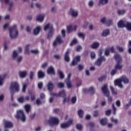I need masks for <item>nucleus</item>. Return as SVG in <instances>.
Returning a JSON list of instances; mask_svg holds the SVG:
<instances>
[{
	"mask_svg": "<svg viewBox=\"0 0 131 131\" xmlns=\"http://www.w3.org/2000/svg\"><path fill=\"white\" fill-rule=\"evenodd\" d=\"M9 36L11 39H16L19 36V31L17 29V25H14L9 28Z\"/></svg>",
	"mask_w": 131,
	"mask_h": 131,
	"instance_id": "obj_1",
	"label": "nucleus"
},
{
	"mask_svg": "<svg viewBox=\"0 0 131 131\" xmlns=\"http://www.w3.org/2000/svg\"><path fill=\"white\" fill-rule=\"evenodd\" d=\"M101 90L104 94V96L108 98L107 101L109 104H111L112 101H113V99L112 98V97H110V92H109V90H108V85H107V84H104V86L102 87Z\"/></svg>",
	"mask_w": 131,
	"mask_h": 131,
	"instance_id": "obj_2",
	"label": "nucleus"
},
{
	"mask_svg": "<svg viewBox=\"0 0 131 131\" xmlns=\"http://www.w3.org/2000/svg\"><path fill=\"white\" fill-rule=\"evenodd\" d=\"M20 91L19 83L18 82L14 81L12 82L10 86V93L13 95V94H15V92L18 93Z\"/></svg>",
	"mask_w": 131,
	"mask_h": 131,
	"instance_id": "obj_3",
	"label": "nucleus"
},
{
	"mask_svg": "<svg viewBox=\"0 0 131 131\" xmlns=\"http://www.w3.org/2000/svg\"><path fill=\"white\" fill-rule=\"evenodd\" d=\"M115 59L117 62V63L115 66V69H116L117 70H121L122 67H123V66L120 65V63L122 62L121 56H120V55L117 54L115 55Z\"/></svg>",
	"mask_w": 131,
	"mask_h": 131,
	"instance_id": "obj_4",
	"label": "nucleus"
},
{
	"mask_svg": "<svg viewBox=\"0 0 131 131\" xmlns=\"http://www.w3.org/2000/svg\"><path fill=\"white\" fill-rule=\"evenodd\" d=\"M59 119L57 117H51L48 121V123L50 126H53V125H58L59 124Z\"/></svg>",
	"mask_w": 131,
	"mask_h": 131,
	"instance_id": "obj_5",
	"label": "nucleus"
},
{
	"mask_svg": "<svg viewBox=\"0 0 131 131\" xmlns=\"http://www.w3.org/2000/svg\"><path fill=\"white\" fill-rule=\"evenodd\" d=\"M16 118L17 119H21L23 122H25L26 121V117H25V115L24 114V112L22 110H19L17 111V114L15 115Z\"/></svg>",
	"mask_w": 131,
	"mask_h": 131,
	"instance_id": "obj_6",
	"label": "nucleus"
},
{
	"mask_svg": "<svg viewBox=\"0 0 131 131\" xmlns=\"http://www.w3.org/2000/svg\"><path fill=\"white\" fill-rule=\"evenodd\" d=\"M12 59L13 60H15V61H16V62H17L18 63H21L23 59V57L18 55V53H17L16 51H14L13 54H12Z\"/></svg>",
	"mask_w": 131,
	"mask_h": 131,
	"instance_id": "obj_7",
	"label": "nucleus"
},
{
	"mask_svg": "<svg viewBox=\"0 0 131 131\" xmlns=\"http://www.w3.org/2000/svg\"><path fill=\"white\" fill-rule=\"evenodd\" d=\"M64 42V41L62 39V37L60 35L57 36L55 40L53 42V47H57L58 45H62Z\"/></svg>",
	"mask_w": 131,
	"mask_h": 131,
	"instance_id": "obj_8",
	"label": "nucleus"
},
{
	"mask_svg": "<svg viewBox=\"0 0 131 131\" xmlns=\"http://www.w3.org/2000/svg\"><path fill=\"white\" fill-rule=\"evenodd\" d=\"M73 121L72 119H70L67 123H62L60 125L61 128L65 129V128H68L70 125L72 124Z\"/></svg>",
	"mask_w": 131,
	"mask_h": 131,
	"instance_id": "obj_9",
	"label": "nucleus"
},
{
	"mask_svg": "<svg viewBox=\"0 0 131 131\" xmlns=\"http://www.w3.org/2000/svg\"><path fill=\"white\" fill-rule=\"evenodd\" d=\"M70 78H71V74L70 73L68 75L67 79L65 80L68 89H71V88H72V84L71 83V81H70Z\"/></svg>",
	"mask_w": 131,
	"mask_h": 131,
	"instance_id": "obj_10",
	"label": "nucleus"
},
{
	"mask_svg": "<svg viewBox=\"0 0 131 131\" xmlns=\"http://www.w3.org/2000/svg\"><path fill=\"white\" fill-rule=\"evenodd\" d=\"M127 23V21L121 19L119 20L118 23V27L119 28H123L124 27H126Z\"/></svg>",
	"mask_w": 131,
	"mask_h": 131,
	"instance_id": "obj_11",
	"label": "nucleus"
},
{
	"mask_svg": "<svg viewBox=\"0 0 131 131\" xmlns=\"http://www.w3.org/2000/svg\"><path fill=\"white\" fill-rule=\"evenodd\" d=\"M105 61H106V58L104 57H101L96 61L95 64L97 66H101L102 62Z\"/></svg>",
	"mask_w": 131,
	"mask_h": 131,
	"instance_id": "obj_12",
	"label": "nucleus"
},
{
	"mask_svg": "<svg viewBox=\"0 0 131 131\" xmlns=\"http://www.w3.org/2000/svg\"><path fill=\"white\" fill-rule=\"evenodd\" d=\"M69 14L72 16V17H77L78 16V11L75 10L73 8H71L69 12Z\"/></svg>",
	"mask_w": 131,
	"mask_h": 131,
	"instance_id": "obj_13",
	"label": "nucleus"
},
{
	"mask_svg": "<svg viewBox=\"0 0 131 131\" xmlns=\"http://www.w3.org/2000/svg\"><path fill=\"white\" fill-rule=\"evenodd\" d=\"M18 75L20 78H25L28 75V72L27 71H20L18 72Z\"/></svg>",
	"mask_w": 131,
	"mask_h": 131,
	"instance_id": "obj_14",
	"label": "nucleus"
},
{
	"mask_svg": "<svg viewBox=\"0 0 131 131\" xmlns=\"http://www.w3.org/2000/svg\"><path fill=\"white\" fill-rule=\"evenodd\" d=\"M122 82L121 81V79L120 78L116 79L114 81V84L115 86H119V88H120V89H122L123 88V85L121 83Z\"/></svg>",
	"mask_w": 131,
	"mask_h": 131,
	"instance_id": "obj_15",
	"label": "nucleus"
},
{
	"mask_svg": "<svg viewBox=\"0 0 131 131\" xmlns=\"http://www.w3.org/2000/svg\"><path fill=\"white\" fill-rule=\"evenodd\" d=\"M4 127L5 128H12L13 127V123L8 121H4Z\"/></svg>",
	"mask_w": 131,
	"mask_h": 131,
	"instance_id": "obj_16",
	"label": "nucleus"
},
{
	"mask_svg": "<svg viewBox=\"0 0 131 131\" xmlns=\"http://www.w3.org/2000/svg\"><path fill=\"white\" fill-rule=\"evenodd\" d=\"M77 28V26L70 25L67 26L68 33H71L73 30H76Z\"/></svg>",
	"mask_w": 131,
	"mask_h": 131,
	"instance_id": "obj_17",
	"label": "nucleus"
},
{
	"mask_svg": "<svg viewBox=\"0 0 131 131\" xmlns=\"http://www.w3.org/2000/svg\"><path fill=\"white\" fill-rule=\"evenodd\" d=\"M80 61V56L76 57L74 60H73L72 63L71 64V66H75Z\"/></svg>",
	"mask_w": 131,
	"mask_h": 131,
	"instance_id": "obj_18",
	"label": "nucleus"
},
{
	"mask_svg": "<svg viewBox=\"0 0 131 131\" xmlns=\"http://www.w3.org/2000/svg\"><path fill=\"white\" fill-rule=\"evenodd\" d=\"M83 92L84 94L89 92L92 95H94V94H95V89L93 87H91L89 89H83Z\"/></svg>",
	"mask_w": 131,
	"mask_h": 131,
	"instance_id": "obj_19",
	"label": "nucleus"
},
{
	"mask_svg": "<svg viewBox=\"0 0 131 131\" xmlns=\"http://www.w3.org/2000/svg\"><path fill=\"white\" fill-rule=\"evenodd\" d=\"M120 78L121 79L122 82H123L125 84H127V83L129 82V79H128L125 76H123Z\"/></svg>",
	"mask_w": 131,
	"mask_h": 131,
	"instance_id": "obj_20",
	"label": "nucleus"
},
{
	"mask_svg": "<svg viewBox=\"0 0 131 131\" xmlns=\"http://www.w3.org/2000/svg\"><path fill=\"white\" fill-rule=\"evenodd\" d=\"M48 29H50V31H54V29H53V25L50 24H47L44 27V30L47 31Z\"/></svg>",
	"mask_w": 131,
	"mask_h": 131,
	"instance_id": "obj_21",
	"label": "nucleus"
},
{
	"mask_svg": "<svg viewBox=\"0 0 131 131\" xmlns=\"http://www.w3.org/2000/svg\"><path fill=\"white\" fill-rule=\"evenodd\" d=\"M69 53H70L69 50H67L64 54V61H66V62H69V61H70V57H69Z\"/></svg>",
	"mask_w": 131,
	"mask_h": 131,
	"instance_id": "obj_22",
	"label": "nucleus"
},
{
	"mask_svg": "<svg viewBox=\"0 0 131 131\" xmlns=\"http://www.w3.org/2000/svg\"><path fill=\"white\" fill-rule=\"evenodd\" d=\"M47 73L48 74H55V70L54 69V67L51 66L48 68Z\"/></svg>",
	"mask_w": 131,
	"mask_h": 131,
	"instance_id": "obj_23",
	"label": "nucleus"
},
{
	"mask_svg": "<svg viewBox=\"0 0 131 131\" xmlns=\"http://www.w3.org/2000/svg\"><path fill=\"white\" fill-rule=\"evenodd\" d=\"M44 19H45V15L40 14L37 16L36 21H38V22H42Z\"/></svg>",
	"mask_w": 131,
	"mask_h": 131,
	"instance_id": "obj_24",
	"label": "nucleus"
},
{
	"mask_svg": "<svg viewBox=\"0 0 131 131\" xmlns=\"http://www.w3.org/2000/svg\"><path fill=\"white\" fill-rule=\"evenodd\" d=\"M100 47L99 42H94L91 45V49H98Z\"/></svg>",
	"mask_w": 131,
	"mask_h": 131,
	"instance_id": "obj_25",
	"label": "nucleus"
},
{
	"mask_svg": "<svg viewBox=\"0 0 131 131\" xmlns=\"http://www.w3.org/2000/svg\"><path fill=\"white\" fill-rule=\"evenodd\" d=\"M39 32H40V27L38 26L33 31V34L34 35H38L39 34Z\"/></svg>",
	"mask_w": 131,
	"mask_h": 131,
	"instance_id": "obj_26",
	"label": "nucleus"
},
{
	"mask_svg": "<svg viewBox=\"0 0 131 131\" xmlns=\"http://www.w3.org/2000/svg\"><path fill=\"white\" fill-rule=\"evenodd\" d=\"M45 73H43V72H42V71H39L38 72V78L39 79L40 78H43V77H45Z\"/></svg>",
	"mask_w": 131,
	"mask_h": 131,
	"instance_id": "obj_27",
	"label": "nucleus"
},
{
	"mask_svg": "<svg viewBox=\"0 0 131 131\" xmlns=\"http://www.w3.org/2000/svg\"><path fill=\"white\" fill-rule=\"evenodd\" d=\"M48 89L51 92L54 89V83L52 82H49L48 84Z\"/></svg>",
	"mask_w": 131,
	"mask_h": 131,
	"instance_id": "obj_28",
	"label": "nucleus"
},
{
	"mask_svg": "<svg viewBox=\"0 0 131 131\" xmlns=\"http://www.w3.org/2000/svg\"><path fill=\"white\" fill-rule=\"evenodd\" d=\"M58 97H62V98H65L66 97V93L64 90L60 91L58 93Z\"/></svg>",
	"mask_w": 131,
	"mask_h": 131,
	"instance_id": "obj_29",
	"label": "nucleus"
},
{
	"mask_svg": "<svg viewBox=\"0 0 131 131\" xmlns=\"http://www.w3.org/2000/svg\"><path fill=\"white\" fill-rule=\"evenodd\" d=\"M110 34V31L108 29L104 30L102 33V36H107Z\"/></svg>",
	"mask_w": 131,
	"mask_h": 131,
	"instance_id": "obj_30",
	"label": "nucleus"
},
{
	"mask_svg": "<svg viewBox=\"0 0 131 131\" xmlns=\"http://www.w3.org/2000/svg\"><path fill=\"white\" fill-rule=\"evenodd\" d=\"M25 110H26L27 113H29V112H30V110L31 109V106L30 105V104H26L25 106Z\"/></svg>",
	"mask_w": 131,
	"mask_h": 131,
	"instance_id": "obj_31",
	"label": "nucleus"
},
{
	"mask_svg": "<svg viewBox=\"0 0 131 131\" xmlns=\"http://www.w3.org/2000/svg\"><path fill=\"white\" fill-rule=\"evenodd\" d=\"M100 123L101 125H106L107 124V119L103 118L100 120Z\"/></svg>",
	"mask_w": 131,
	"mask_h": 131,
	"instance_id": "obj_32",
	"label": "nucleus"
},
{
	"mask_svg": "<svg viewBox=\"0 0 131 131\" xmlns=\"http://www.w3.org/2000/svg\"><path fill=\"white\" fill-rule=\"evenodd\" d=\"M54 31H50L47 36L48 39L49 40H51L52 39V38L53 37V32Z\"/></svg>",
	"mask_w": 131,
	"mask_h": 131,
	"instance_id": "obj_33",
	"label": "nucleus"
},
{
	"mask_svg": "<svg viewBox=\"0 0 131 131\" xmlns=\"http://www.w3.org/2000/svg\"><path fill=\"white\" fill-rule=\"evenodd\" d=\"M58 73L60 76V79H63L64 77H65V76L64 75L63 72H62V71H61V70H58Z\"/></svg>",
	"mask_w": 131,
	"mask_h": 131,
	"instance_id": "obj_34",
	"label": "nucleus"
},
{
	"mask_svg": "<svg viewBox=\"0 0 131 131\" xmlns=\"http://www.w3.org/2000/svg\"><path fill=\"white\" fill-rule=\"evenodd\" d=\"M105 24L107 26H111L112 24H113V20L112 19H108L105 22Z\"/></svg>",
	"mask_w": 131,
	"mask_h": 131,
	"instance_id": "obj_35",
	"label": "nucleus"
},
{
	"mask_svg": "<svg viewBox=\"0 0 131 131\" xmlns=\"http://www.w3.org/2000/svg\"><path fill=\"white\" fill-rule=\"evenodd\" d=\"M29 48H30V44H28L25 47V54H29Z\"/></svg>",
	"mask_w": 131,
	"mask_h": 131,
	"instance_id": "obj_36",
	"label": "nucleus"
},
{
	"mask_svg": "<svg viewBox=\"0 0 131 131\" xmlns=\"http://www.w3.org/2000/svg\"><path fill=\"white\" fill-rule=\"evenodd\" d=\"M125 27L127 29V30L131 31V23L127 21V23L126 24Z\"/></svg>",
	"mask_w": 131,
	"mask_h": 131,
	"instance_id": "obj_37",
	"label": "nucleus"
},
{
	"mask_svg": "<svg viewBox=\"0 0 131 131\" xmlns=\"http://www.w3.org/2000/svg\"><path fill=\"white\" fill-rule=\"evenodd\" d=\"M83 111L82 110H79V111H78V114L79 116V117H80V118H82L83 116Z\"/></svg>",
	"mask_w": 131,
	"mask_h": 131,
	"instance_id": "obj_38",
	"label": "nucleus"
},
{
	"mask_svg": "<svg viewBox=\"0 0 131 131\" xmlns=\"http://www.w3.org/2000/svg\"><path fill=\"white\" fill-rule=\"evenodd\" d=\"M125 10H118L117 13L118 15H124V13H126Z\"/></svg>",
	"mask_w": 131,
	"mask_h": 131,
	"instance_id": "obj_39",
	"label": "nucleus"
},
{
	"mask_svg": "<svg viewBox=\"0 0 131 131\" xmlns=\"http://www.w3.org/2000/svg\"><path fill=\"white\" fill-rule=\"evenodd\" d=\"M112 108H113V114H114V115H115V114H116V111L117 110V108L115 106V105L114 104V103L112 104Z\"/></svg>",
	"mask_w": 131,
	"mask_h": 131,
	"instance_id": "obj_40",
	"label": "nucleus"
},
{
	"mask_svg": "<svg viewBox=\"0 0 131 131\" xmlns=\"http://www.w3.org/2000/svg\"><path fill=\"white\" fill-rule=\"evenodd\" d=\"M34 77V72H33V71H31L29 74L30 79H31V80H33Z\"/></svg>",
	"mask_w": 131,
	"mask_h": 131,
	"instance_id": "obj_41",
	"label": "nucleus"
},
{
	"mask_svg": "<svg viewBox=\"0 0 131 131\" xmlns=\"http://www.w3.org/2000/svg\"><path fill=\"white\" fill-rule=\"evenodd\" d=\"M110 89H111V91H112V93L113 95H115L116 96V95H117V92L115 91L114 88H113V86H111Z\"/></svg>",
	"mask_w": 131,
	"mask_h": 131,
	"instance_id": "obj_42",
	"label": "nucleus"
},
{
	"mask_svg": "<svg viewBox=\"0 0 131 131\" xmlns=\"http://www.w3.org/2000/svg\"><path fill=\"white\" fill-rule=\"evenodd\" d=\"M4 79H5V76L0 75V85L4 84Z\"/></svg>",
	"mask_w": 131,
	"mask_h": 131,
	"instance_id": "obj_43",
	"label": "nucleus"
},
{
	"mask_svg": "<svg viewBox=\"0 0 131 131\" xmlns=\"http://www.w3.org/2000/svg\"><path fill=\"white\" fill-rule=\"evenodd\" d=\"M100 5H106L108 4V0H99Z\"/></svg>",
	"mask_w": 131,
	"mask_h": 131,
	"instance_id": "obj_44",
	"label": "nucleus"
},
{
	"mask_svg": "<svg viewBox=\"0 0 131 131\" xmlns=\"http://www.w3.org/2000/svg\"><path fill=\"white\" fill-rule=\"evenodd\" d=\"M76 43H77V39H76V38H74L71 42L70 46L71 47H72V46H74V45H76Z\"/></svg>",
	"mask_w": 131,
	"mask_h": 131,
	"instance_id": "obj_45",
	"label": "nucleus"
},
{
	"mask_svg": "<svg viewBox=\"0 0 131 131\" xmlns=\"http://www.w3.org/2000/svg\"><path fill=\"white\" fill-rule=\"evenodd\" d=\"M31 53H32V54H34V55H37L39 53V51H38V50L37 49L32 50L31 51Z\"/></svg>",
	"mask_w": 131,
	"mask_h": 131,
	"instance_id": "obj_46",
	"label": "nucleus"
},
{
	"mask_svg": "<svg viewBox=\"0 0 131 131\" xmlns=\"http://www.w3.org/2000/svg\"><path fill=\"white\" fill-rule=\"evenodd\" d=\"M111 120L112 122H114V123H115V124H118V120H117V119H114V118L112 117L111 118Z\"/></svg>",
	"mask_w": 131,
	"mask_h": 131,
	"instance_id": "obj_47",
	"label": "nucleus"
},
{
	"mask_svg": "<svg viewBox=\"0 0 131 131\" xmlns=\"http://www.w3.org/2000/svg\"><path fill=\"white\" fill-rule=\"evenodd\" d=\"M58 87L59 89H63L64 86H65V85L64 84V83L63 82H59L57 84Z\"/></svg>",
	"mask_w": 131,
	"mask_h": 131,
	"instance_id": "obj_48",
	"label": "nucleus"
},
{
	"mask_svg": "<svg viewBox=\"0 0 131 131\" xmlns=\"http://www.w3.org/2000/svg\"><path fill=\"white\" fill-rule=\"evenodd\" d=\"M27 88V84L24 83L23 89H22L23 93H25L26 92Z\"/></svg>",
	"mask_w": 131,
	"mask_h": 131,
	"instance_id": "obj_49",
	"label": "nucleus"
},
{
	"mask_svg": "<svg viewBox=\"0 0 131 131\" xmlns=\"http://www.w3.org/2000/svg\"><path fill=\"white\" fill-rule=\"evenodd\" d=\"M117 72V70L116 69H114V70H113L111 71V74L112 75V76H113L114 75H115V74H116V73Z\"/></svg>",
	"mask_w": 131,
	"mask_h": 131,
	"instance_id": "obj_50",
	"label": "nucleus"
},
{
	"mask_svg": "<svg viewBox=\"0 0 131 131\" xmlns=\"http://www.w3.org/2000/svg\"><path fill=\"white\" fill-rule=\"evenodd\" d=\"M99 111H94V112L93 113V116H94V117H98V116H99Z\"/></svg>",
	"mask_w": 131,
	"mask_h": 131,
	"instance_id": "obj_51",
	"label": "nucleus"
},
{
	"mask_svg": "<svg viewBox=\"0 0 131 131\" xmlns=\"http://www.w3.org/2000/svg\"><path fill=\"white\" fill-rule=\"evenodd\" d=\"M77 129H78L79 130H81L82 129V125L80 124H78L76 125Z\"/></svg>",
	"mask_w": 131,
	"mask_h": 131,
	"instance_id": "obj_52",
	"label": "nucleus"
},
{
	"mask_svg": "<svg viewBox=\"0 0 131 131\" xmlns=\"http://www.w3.org/2000/svg\"><path fill=\"white\" fill-rule=\"evenodd\" d=\"M13 6H14V3L10 2L9 3V12H11V11H12V8H13Z\"/></svg>",
	"mask_w": 131,
	"mask_h": 131,
	"instance_id": "obj_53",
	"label": "nucleus"
},
{
	"mask_svg": "<svg viewBox=\"0 0 131 131\" xmlns=\"http://www.w3.org/2000/svg\"><path fill=\"white\" fill-rule=\"evenodd\" d=\"M78 36L79 37H80L81 38H82V39H84V34L82 33H79L78 34Z\"/></svg>",
	"mask_w": 131,
	"mask_h": 131,
	"instance_id": "obj_54",
	"label": "nucleus"
},
{
	"mask_svg": "<svg viewBox=\"0 0 131 131\" xmlns=\"http://www.w3.org/2000/svg\"><path fill=\"white\" fill-rule=\"evenodd\" d=\"M110 51L108 48L105 49V52H104V55L105 56H108L110 55Z\"/></svg>",
	"mask_w": 131,
	"mask_h": 131,
	"instance_id": "obj_55",
	"label": "nucleus"
},
{
	"mask_svg": "<svg viewBox=\"0 0 131 131\" xmlns=\"http://www.w3.org/2000/svg\"><path fill=\"white\" fill-rule=\"evenodd\" d=\"M71 102L72 104H75V103H76V96L72 98Z\"/></svg>",
	"mask_w": 131,
	"mask_h": 131,
	"instance_id": "obj_56",
	"label": "nucleus"
},
{
	"mask_svg": "<svg viewBox=\"0 0 131 131\" xmlns=\"http://www.w3.org/2000/svg\"><path fill=\"white\" fill-rule=\"evenodd\" d=\"M81 50H82V47L79 45L77 47L76 51L77 52H80Z\"/></svg>",
	"mask_w": 131,
	"mask_h": 131,
	"instance_id": "obj_57",
	"label": "nucleus"
},
{
	"mask_svg": "<svg viewBox=\"0 0 131 131\" xmlns=\"http://www.w3.org/2000/svg\"><path fill=\"white\" fill-rule=\"evenodd\" d=\"M106 76H102L100 78H99V81H103V80H105L106 79Z\"/></svg>",
	"mask_w": 131,
	"mask_h": 131,
	"instance_id": "obj_58",
	"label": "nucleus"
},
{
	"mask_svg": "<svg viewBox=\"0 0 131 131\" xmlns=\"http://www.w3.org/2000/svg\"><path fill=\"white\" fill-rule=\"evenodd\" d=\"M18 101L19 102V103H23V102H24V97H20L18 99Z\"/></svg>",
	"mask_w": 131,
	"mask_h": 131,
	"instance_id": "obj_59",
	"label": "nucleus"
},
{
	"mask_svg": "<svg viewBox=\"0 0 131 131\" xmlns=\"http://www.w3.org/2000/svg\"><path fill=\"white\" fill-rule=\"evenodd\" d=\"M105 114L107 116L111 115V110H108L107 111H105Z\"/></svg>",
	"mask_w": 131,
	"mask_h": 131,
	"instance_id": "obj_60",
	"label": "nucleus"
},
{
	"mask_svg": "<svg viewBox=\"0 0 131 131\" xmlns=\"http://www.w3.org/2000/svg\"><path fill=\"white\" fill-rule=\"evenodd\" d=\"M117 50L119 51V52H123V48L121 47L120 46H118L117 47Z\"/></svg>",
	"mask_w": 131,
	"mask_h": 131,
	"instance_id": "obj_61",
	"label": "nucleus"
},
{
	"mask_svg": "<svg viewBox=\"0 0 131 131\" xmlns=\"http://www.w3.org/2000/svg\"><path fill=\"white\" fill-rule=\"evenodd\" d=\"M116 106H117V107H119L121 105V103H120V100H117L116 102Z\"/></svg>",
	"mask_w": 131,
	"mask_h": 131,
	"instance_id": "obj_62",
	"label": "nucleus"
},
{
	"mask_svg": "<svg viewBox=\"0 0 131 131\" xmlns=\"http://www.w3.org/2000/svg\"><path fill=\"white\" fill-rule=\"evenodd\" d=\"M100 22L103 24H104V23L106 22V18L105 17L102 18L100 20Z\"/></svg>",
	"mask_w": 131,
	"mask_h": 131,
	"instance_id": "obj_63",
	"label": "nucleus"
},
{
	"mask_svg": "<svg viewBox=\"0 0 131 131\" xmlns=\"http://www.w3.org/2000/svg\"><path fill=\"white\" fill-rule=\"evenodd\" d=\"M36 103L38 105H40V104H41V101H40V99H37L36 100Z\"/></svg>",
	"mask_w": 131,
	"mask_h": 131,
	"instance_id": "obj_64",
	"label": "nucleus"
}]
</instances>
